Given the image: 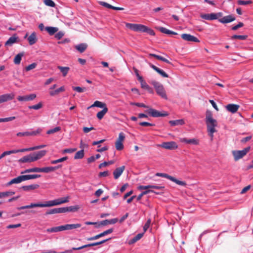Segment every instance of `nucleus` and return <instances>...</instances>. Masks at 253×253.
Listing matches in <instances>:
<instances>
[{
  "label": "nucleus",
  "instance_id": "f257e3e1",
  "mask_svg": "<svg viewBox=\"0 0 253 253\" xmlns=\"http://www.w3.org/2000/svg\"><path fill=\"white\" fill-rule=\"evenodd\" d=\"M205 122L208 132L209 133L210 136L212 139L213 137V133L216 132L215 127L217 126V122L212 118V115L211 112L209 111H207Z\"/></svg>",
  "mask_w": 253,
  "mask_h": 253
},
{
  "label": "nucleus",
  "instance_id": "f03ea898",
  "mask_svg": "<svg viewBox=\"0 0 253 253\" xmlns=\"http://www.w3.org/2000/svg\"><path fill=\"white\" fill-rule=\"evenodd\" d=\"M46 151L41 150L37 152L30 154L19 160L20 163H31L36 161L45 155Z\"/></svg>",
  "mask_w": 253,
  "mask_h": 253
},
{
  "label": "nucleus",
  "instance_id": "7ed1b4c3",
  "mask_svg": "<svg viewBox=\"0 0 253 253\" xmlns=\"http://www.w3.org/2000/svg\"><path fill=\"white\" fill-rule=\"evenodd\" d=\"M126 26L127 28L133 30L135 32H146L150 35L154 36L155 35L154 31L147 26L139 24L126 23Z\"/></svg>",
  "mask_w": 253,
  "mask_h": 253
},
{
  "label": "nucleus",
  "instance_id": "20e7f679",
  "mask_svg": "<svg viewBox=\"0 0 253 253\" xmlns=\"http://www.w3.org/2000/svg\"><path fill=\"white\" fill-rule=\"evenodd\" d=\"M151 84L154 86L157 93L162 98L167 99V94L163 84L155 81H152Z\"/></svg>",
  "mask_w": 253,
  "mask_h": 253
},
{
  "label": "nucleus",
  "instance_id": "39448f33",
  "mask_svg": "<svg viewBox=\"0 0 253 253\" xmlns=\"http://www.w3.org/2000/svg\"><path fill=\"white\" fill-rule=\"evenodd\" d=\"M70 197L69 196L63 197L61 198H59L52 201H48L45 202L46 207H50L54 206L59 205L62 204L66 203L69 202V200Z\"/></svg>",
  "mask_w": 253,
  "mask_h": 253
},
{
  "label": "nucleus",
  "instance_id": "423d86ee",
  "mask_svg": "<svg viewBox=\"0 0 253 253\" xmlns=\"http://www.w3.org/2000/svg\"><path fill=\"white\" fill-rule=\"evenodd\" d=\"M250 150V147L245 148L242 150H234L232 152L234 160L237 161L244 157Z\"/></svg>",
  "mask_w": 253,
  "mask_h": 253
},
{
  "label": "nucleus",
  "instance_id": "0eeeda50",
  "mask_svg": "<svg viewBox=\"0 0 253 253\" xmlns=\"http://www.w3.org/2000/svg\"><path fill=\"white\" fill-rule=\"evenodd\" d=\"M156 175L158 176H161V177L167 178L168 179L171 180V181L175 183L176 184H177L179 185H181V186H185L186 185V183L185 181L179 180L177 179L176 178H175V177H174L172 176H170L167 173L158 172V173H156Z\"/></svg>",
  "mask_w": 253,
  "mask_h": 253
},
{
  "label": "nucleus",
  "instance_id": "6e6552de",
  "mask_svg": "<svg viewBox=\"0 0 253 253\" xmlns=\"http://www.w3.org/2000/svg\"><path fill=\"white\" fill-rule=\"evenodd\" d=\"M145 112L153 117H166L168 115V113L166 112L162 113L153 108H149V109L145 111Z\"/></svg>",
  "mask_w": 253,
  "mask_h": 253
},
{
  "label": "nucleus",
  "instance_id": "1a4fd4ad",
  "mask_svg": "<svg viewBox=\"0 0 253 253\" xmlns=\"http://www.w3.org/2000/svg\"><path fill=\"white\" fill-rule=\"evenodd\" d=\"M158 146L168 150H175L178 148V145L174 141L165 142Z\"/></svg>",
  "mask_w": 253,
  "mask_h": 253
},
{
  "label": "nucleus",
  "instance_id": "9d476101",
  "mask_svg": "<svg viewBox=\"0 0 253 253\" xmlns=\"http://www.w3.org/2000/svg\"><path fill=\"white\" fill-rule=\"evenodd\" d=\"M125 136L123 132H120L119 137L115 143V147L117 150L120 151L124 149V145L123 144Z\"/></svg>",
  "mask_w": 253,
  "mask_h": 253
},
{
  "label": "nucleus",
  "instance_id": "9b49d317",
  "mask_svg": "<svg viewBox=\"0 0 253 253\" xmlns=\"http://www.w3.org/2000/svg\"><path fill=\"white\" fill-rule=\"evenodd\" d=\"M15 96L13 93L4 94L0 95V104L12 100Z\"/></svg>",
  "mask_w": 253,
  "mask_h": 253
},
{
  "label": "nucleus",
  "instance_id": "f8f14e48",
  "mask_svg": "<svg viewBox=\"0 0 253 253\" xmlns=\"http://www.w3.org/2000/svg\"><path fill=\"white\" fill-rule=\"evenodd\" d=\"M182 39L186 41L199 42L200 41L195 37L188 34H183L181 36Z\"/></svg>",
  "mask_w": 253,
  "mask_h": 253
},
{
  "label": "nucleus",
  "instance_id": "ddd939ff",
  "mask_svg": "<svg viewBox=\"0 0 253 253\" xmlns=\"http://www.w3.org/2000/svg\"><path fill=\"white\" fill-rule=\"evenodd\" d=\"M36 94L35 93L31 94L25 96H19L17 99L19 101H28L33 100L36 98Z\"/></svg>",
  "mask_w": 253,
  "mask_h": 253
},
{
  "label": "nucleus",
  "instance_id": "4468645a",
  "mask_svg": "<svg viewBox=\"0 0 253 253\" xmlns=\"http://www.w3.org/2000/svg\"><path fill=\"white\" fill-rule=\"evenodd\" d=\"M36 207H46L45 203L44 204L42 203H31L29 205L24 206L17 208L18 210H24L26 209H30Z\"/></svg>",
  "mask_w": 253,
  "mask_h": 253
},
{
  "label": "nucleus",
  "instance_id": "2eb2a0df",
  "mask_svg": "<svg viewBox=\"0 0 253 253\" xmlns=\"http://www.w3.org/2000/svg\"><path fill=\"white\" fill-rule=\"evenodd\" d=\"M118 221V218H113L111 219H106L101 221L99 224L96 226V228H98L101 226H105L108 224H115Z\"/></svg>",
  "mask_w": 253,
  "mask_h": 253
},
{
  "label": "nucleus",
  "instance_id": "dca6fc26",
  "mask_svg": "<svg viewBox=\"0 0 253 253\" xmlns=\"http://www.w3.org/2000/svg\"><path fill=\"white\" fill-rule=\"evenodd\" d=\"M235 17L232 15L225 16L221 19H218V21L223 24L228 23L235 20Z\"/></svg>",
  "mask_w": 253,
  "mask_h": 253
},
{
  "label": "nucleus",
  "instance_id": "f3484780",
  "mask_svg": "<svg viewBox=\"0 0 253 253\" xmlns=\"http://www.w3.org/2000/svg\"><path fill=\"white\" fill-rule=\"evenodd\" d=\"M180 141L181 142H184L187 144H193L195 145H198L199 144V140L196 138L188 139L186 138H180Z\"/></svg>",
  "mask_w": 253,
  "mask_h": 253
},
{
  "label": "nucleus",
  "instance_id": "a211bd4d",
  "mask_svg": "<svg viewBox=\"0 0 253 253\" xmlns=\"http://www.w3.org/2000/svg\"><path fill=\"white\" fill-rule=\"evenodd\" d=\"M62 167V165H59L55 167H47L42 168V172L49 173L61 168Z\"/></svg>",
  "mask_w": 253,
  "mask_h": 253
},
{
  "label": "nucleus",
  "instance_id": "6ab92c4d",
  "mask_svg": "<svg viewBox=\"0 0 253 253\" xmlns=\"http://www.w3.org/2000/svg\"><path fill=\"white\" fill-rule=\"evenodd\" d=\"M125 169V166H123L115 169L113 172V175L115 179H117L123 173Z\"/></svg>",
  "mask_w": 253,
  "mask_h": 253
},
{
  "label": "nucleus",
  "instance_id": "aec40b11",
  "mask_svg": "<svg viewBox=\"0 0 253 253\" xmlns=\"http://www.w3.org/2000/svg\"><path fill=\"white\" fill-rule=\"evenodd\" d=\"M239 107L240 106L239 105L234 104H229L225 107L227 110L232 113H235L237 112Z\"/></svg>",
  "mask_w": 253,
  "mask_h": 253
},
{
  "label": "nucleus",
  "instance_id": "412c9836",
  "mask_svg": "<svg viewBox=\"0 0 253 253\" xmlns=\"http://www.w3.org/2000/svg\"><path fill=\"white\" fill-rule=\"evenodd\" d=\"M150 66L156 72H157L158 74H159L162 77L164 78H168L169 75L163 70L160 69L158 68L156 66L152 64H149Z\"/></svg>",
  "mask_w": 253,
  "mask_h": 253
},
{
  "label": "nucleus",
  "instance_id": "4be33fe9",
  "mask_svg": "<svg viewBox=\"0 0 253 253\" xmlns=\"http://www.w3.org/2000/svg\"><path fill=\"white\" fill-rule=\"evenodd\" d=\"M18 37L16 34H14L12 37H10L5 42V46H11L13 43L17 42Z\"/></svg>",
  "mask_w": 253,
  "mask_h": 253
},
{
  "label": "nucleus",
  "instance_id": "5701e85b",
  "mask_svg": "<svg viewBox=\"0 0 253 253\" xmlns=\"http://www.w3.org/2000/svg\"><path fill=\"white\" fill-rule=\"evenodd\" d=\"M217 15L215 14V13H212L210 14H201L200 16L202 18L208 20H212L217 19Z\"/></svg>",
  "mask_w": 253,
  "mask_h": 253
},
{
  "label": "nucleus",
  "instance_id": "b1692460",
  "mask_svg": "<svg viewBox=\"0 0 253 253\" xmlns=\"http://www.w3.org/2000/svg\"><path fill=\"white\" fill-rule=\"evenodd\" d=\"M30 172H42V168H37L35 167L33 168H30L28 169H26L24 170V171H22L21 172V174H24L27 173H30Z\"/></svg>",
  "mask_w": 253,
  "mask_h": 253
},
{
  "label": "nucleus",
  "instance_id": "393cba45",
  "mask_svg": "<svg viewBox=\"0 0 253 253\" xmlns=\"http://www.w3.org/2000/svg\"><path fill=\"white\" fill-rule=\"evenodd\" d=\"M40 185L37 184L23 186L21 188L25 191H30L38 189Z\"/></svg>",
  "mask_w": 253,
  "mask_h": 253
},
{
  "label": "nucleus",
  "instance_id": "a878e982",
  "mask_svg": "<svg viewBox=\"0 0 253 253\" xmlns=\"http://www.w3.org/2000/svg\"><path fill=\"white\" fill-rule=\"evenodd\" d=\"M99 3L100 5H101L105 7H107V8H110V9H112L114 10H122L124 9V8H123V7H115V6H112V5H110V4H109L106 2H104V1H100Z\"/></svg>",
  "mask_w": 253,
  "mask_h": 253
},
{
  "label": "nucleus",
  "instance_id": "bb28decb",
  "mask_svg": "<svg viewBox=\"0 0 253 253\" xmlns=\"http://www.w3.org/2000/svg\"><path fill=\"white\" fill-rule=\"evenodd\" d=\"M28 41L30 45H33L37 42V38L35 32L32 33L31 35L28 37Z\"/></svg>",
  "mask_w": 253,
  "mask_h": 253
},
{
  "label": "nucleus",
  "instance_id": "cd10ccee",
  "mask_svg": "<svg viewBox=\"0 0 253 253\" xmlns=\"http://www.w3.org/2000/svg\"><path fill=\"white\" fill-rule=\"evenodd\" d=\"M87 44L85 43H80L75 46V48L80 52H84L87 48Z\"/></svg>",
  "mask_w": 253,
  "mask_h": 253
},
{
  "label": "nucleus",
  "instance_id": "c85d7f7f",
  "mask_svg": "<svg viewBox=\"0 0 253 253\" xmlns=\"http://www.w3.org/2000/svg\"><path fill=\"white\" fill-rule=\"evenodd\" d=\"M22 179L21 176H18V177L13 178L10 181H9L7 184L6 186H9L13 184H18L22 182Z\"/></svg>",
  "mask_w": 253,
  "mask_h": 253
},
{
  "label": "nucleus",
  "instance_id": "c756f323",
  "mask_svg": "<svg viewBox=\"0 0 253 253\" xmlns=\"http://www.w3.org/2000/svg\"><path fill=\"white\" fill-rule=\"evenodd\" d=\"M159 30L164 34H168V35H177V34L173 31H170L165 27H159L158 28Z\"/></svg>",
  "mask_w": 253,
  "mask_h": 253
},
{
  "label": "nucleus",
  "instance_id": "7c9ffc66",
  "mask_svg": "<svg viewBox=\"0 0 253 253\" xmlns=\"http://www.w3.org/2000/svg\"><path fill=\"white\" fill-rule=\"evenodd\" d=\"M149 56H150V57H154L156 58V59H157L158 60H160L163 61H164L165 62H166L167 63L171 64V63L170 62H169L166 58H164V57H162L161 56L158 55H156L155 54L150 53V54H149Z\"/></svg>",
  "mask_w": 253,
  "mask_h": 253
},
{
  "label": "nucleus",
  "instance_id": "2f4dec72",
  "mask_svg": "<svg viewBox=\"0 0 253 253\" xmlns=\"http://www.w3.org/2000/svg\"><path fill=\"white\" fill-rule=\"evenodd\" d=\"M45 30L50 35H53L58 31V28L53 27H46Z\"/></svg>",
  "mask_w": 253,
  "mask_h": 253
},
{
  "label": "nucleus",
  "instance_id": "473e14b6",
  "mask_svg": "<svg viewBox=\"0 0 253 253\" xmlns=\"http://www.w3.org/2000/svg\"><path fill=\"white\" fill-rule=\"evenodd\" d=\"M57 68L60 70V72L62 73V75L64 77H65L68 74L69 70L70 68L68 67H62L60 66H57Z\"/></svg>",
  "mask_w": 253,
  "mask_h": 253
},
{
  "label": "nucleus",
  "instance_id": "72a5a7b5",
  "mask_svg": "<svg viewBox=\"0 0 253 253\" xmlns=\"http://www.w3.org/2000/svg\"><path fill=\"white\" fill-rule=\"evenodd\" d=\"M93 107L102 108L103 109H104V107H107L105 103L99 101H95L91 106L88 107V109Z\"/></svg>",
  "mask_w": 253,
  "mask_h": 253
},
{
  "label": "nucleus",
  "instance_id": "f704fd0d",
  "mask_svg": "<svg viewBox=\"0 0 253 253\" xmlns=\"http://www.w3.org/2000/svg\"><path fill=\"white\" fill-rule=\"evenodd\" d=\"M169 123L171 126L182 125L184 124V121L183 119L170 121Z\"/></svg>",
  "mask_w": 253,
  "mask_h": 253
},
{
  "label": "nucleus",
  "instance_id": "c9c22d12",
  "mask_svg": "<svg viewBox=\"0 0 253 253\" xmlns=\"http://www.w3.org/2000/svg\"><path fill=\"white\" fill-rule=\"evenodd\" d=\"M107 112L108 108L104 107V109L97 113L96 117L99 120H101Z\"/></svg>",
  "mask_w": 253,
  "mask_h": 253
},
{
  "label": "nucleus",
  "instance_id": "e433bc0d",
  "mask_svg": "<svg viewBox=\"0 0 253 253\" xmlns=\"http://www.w3.org/2000/svg\"><path fill=\"white\" fill-rule=\"evenodd\" d=\"M65 90V88L64 86H61L60 88L55 90H51L49 91V94L51 96H55L56 95L58 94L60 92H63Z\"/></svg>",
  "mask_w": 253,
  "mask_h": 253
},
{
  "label": "nucleus",
  "instance_id": "4c0bfd02",
  "mask_svg": "<svg viewBox=\"0 0 253 253\" xmlns=\"http://www.w3.org/2000/svg\"><path fill=\"white\" fill-rule=\"evenodd\" d=\"M23 55V52H21L17 54L14 57V63L16 65L19 64L21 62V58Z\"/></svg>",
  "mask_w": 253,
  "mask_h": 253
},
{
  "label": "nucleus",
  "instance_id": "58836bf2",
  "mask_svg": "<svg viewBox=\"0 0 253 253\" xmlns=\"http://www.w3.org/2000/svg\"><path fill=\"white\" fill-rule=\"evenodd\" d=\"M143 233L138 234L136 236H135L134 238H133L129 241V244H132L135 243V242L139 240L143 236Z\"/></svg>",
  "mask_w": 253,
  "mask_h": 253
},
{
  "label": "nucleus",
  "instance_id": "ea45409f",
  "mask_svg": "<svg viewBox=\"0 0 253 253\" xmlns=\"http://www.w3.org/2000/svg\"><path fill=\"white\" fill-rule=\"evenodd\" d=\"M150 192H154L157 194H158L159 193L158 192H154L153 190H145L143 192H142L141 194H140L137 197V201H139L141 199L142 197L145 195H146Z\"/></svg>",
  "mask_w": 253,
  "mask_h": 253
},
{
  "label": "nucleus",
  "instance_id": "a19ab883",
  "mask_svg": "<svg viewBox=\"0 0 253 253\" xmlns=\"http://www.w3.org/2000/svg\"><path fill=\"white\" fill-rule=\"evenodd\" d=\"M66 208L67 212H75L80 209V206L79 205H76L66 207Z\"/></svg>",
  "mask_w": 253,
  "mask_h": 253
},
{
  "label": "nucleus",
  "instance_id": "79ce46f5",
  "mask_svg": "<svg viewBox=\"0 0 253 253\" xmlns=\"http://www.w3.org/2000/svg\"><path fill=\"white\" fill-rule=\"evenodd\" d=\"M84 157V150L83 149L78 151L74 156L75 159H81Z\"/></svg>",
  "mask_w": 253,
  "mask_h": 253
},
{
  "label": "nucleus",
  "instance_id": "37998d69",
  "mask_svg": "<svg viewBox=\"0 0 253 253\" xmlns=\"http://www.w3.org/2000/svg\"><path fill=\"white\" fill-rule=\"evenodd\" d=\"M15 194L14 191H6L0 193V198L11 196Z\"/></svg>",
  "mask_w": 253,
  "mask_h": 253
},
{
  "label": "nucleus",
  "instance_id": "c03bdc74",
  "mask_svg": "<svg viewBox=\"0 0 253 253\" xmlns=\"http://www.w3.org/2000/svg\"><path fill=\"white\" fill-rule=\"evenodd\" d=\"M24 152V149H17V150L7 151L4 152V154L5 155V156H7V155H10L12 154H15V153H17L19 152Z\"/></svg>",
  "mask_w": 253,
  "mask_h": 253
},
{
  "label": "nucleus",
  "instance_id": "a18cd8bd",
  "mask_svg": "<svg viewBox=\"0 0 253 253\" xmlns=\"http://www.w3.org/2000/svg\"><path fill=\"white\" fill-rule=\"evenodd\" d=\"M45 146V145H39V146H35V147H30L29 148H24V152L30 151L37 150V149H39L44 148Z\"/></svg>",
  "mask_w": 253,
  "mask_h": 253
},
{
  "label": "nucleus",
  "instance_id": "49530a36",
  "mask_svg": "<svg viewBox=\"0 0 253 253\" xmlns=\"http://www.w3.org/2000/svg\"><path fill=\"white\" fill-rule=\"evenodd\" d=\"M67 230H72L73 229L78 228L81 227V224L79 223L77 224H66Z\"/></svg>",
  "mask_w": 253,
  "mask_h": 253
},
{
  "label": "nucleus",
  "instance_id": "de8ad7c7",
  "mask_svg": "<svg viewBox=\"0 0 253 253\" xmlns=\"http://www.w3.org/2000/svg\"><path fill=\"white\" fill-rule=\"evenodd\" d=\"M248 36L247 35H235L231 37L232 40L239 39L240 40H245L247 39Z\"/></svg>",
  "mask_w": 253,
  "mask_h": 253
},
{
  "label": "nucleus",
  "instance_id": "09e8293b",
  "mask_svg": "<svg viewBox=\"0 0 253 253\" xmlns=\"http://www.w3.org/2000/svg\"><path fill=\"white\" fill-rule=\"evenodd\" d=\"M67 159H68V157L66 156V157L61 158L57 159V160H52L50 162V163L51 164L54 165V164H56L59 163L63 162L67 160Z\"/></svg>",
  "mask_w": 253,
  "mask_h": 253
},
{
  "label": "nucleus",
  "instance_id": "8fccbe9b",
  "mask_svg": "<svg viewBox=\"0 0 253 253\" xmlns=\"http://www.w3.org/2000/svg\"><path fill=\"white\" fill-rule=\"evenodd\" d=\"M61 130V127L60 126H56L54 128L50 129L47 131L46 133L48 134H53L54 133L59 131Z\"/></svg>",
  "mask_w": 253,
  "mask_h": 253
},
{
  "label": "nucleus",
  "instance_id": "3c124183",
  "mask_svg": "<svg viewBox=\"0 0 253 253\" xmlns=\"http://www.w3.org/2000/svg\"><path fill=\"white\" fill-rule=\"evenodd\" d=\"M42 107V102H39V103H38L37 104L29 106V108L30 109H35V110H39V109H41Z\"/></svg>",
  "mask_w": 253,
  "mask_h": 253
},
{
  "label": "nucleus",
  "instance_id": "603ef678",
  "mask_svg": "<svg viewBox=\"0 0 253 253\" xmlns=\"http://www.w3.org/2000/svg\"><path fill=\"white\" fill-rule=\"evenodd\" d=\"M72 88L74 90H75L79 93L83 92L86 90V88L84 87H81L80 86H73Z\"/></svg>",
  "mask_w": 253,
  "mask_h": 253
},
{
  "label": "nucleus",
  "instance_id": "864d4df0",
  "mask_svg": "<svg viewBox=\"0 0 253 253\" xmlns=\"http://www.w3.org/2000/svg\"><path fill=\"white\" fill-rule=\"evenodd\" d=\"M44 3L50 7H54L55 6V4L53 1L52 0H44Z\"/></svg>",
  "mask_w": 253,
  "mask_h": 253
},
{
  "label": "nucleus",
  "instance_id": "5fc2aeb1",
  "mask_svg": "<svg viewBox=\"0 0 253 253\" xmlns=\"http://www.w3.org/2000/svg\"><path fill=\"white\" fill-rule=\"evenodd\" d=\"M114 163V161L112 160V161H110L108 162H104L102 163H101L99 165V169H101L103 167H105L109 165H112Z\"/></svg>",
  "mask_w": 253,
  "mask_h": 253
},
{
  "label": "nucleus",
  "instance_id": "6e6d98bb",
  "mask_svg": "<svg viewBox=\"0 0 253 253\" xmlns=\"http://www.w3.org/2000/svg\"><path fill=\"white\" fill-rule=\"evenodd\" d=\"M15 118H16L15 117H8V118H0V123L11 121L15 119Z\"/></svg>",
  "mask_w": 253,
  "mask_h": 253
},
{
  "label": "nucleus",
  "instance_id": "4d7b16f0",
  "mask_svg": "<svg viewBox=\"0 0 253 253\" xmlns=\"http://www.w3.org/2000/svg\"><path fill=\"white\" fill-rule=\"evenodd\" d=\"M37 66V64L36 63H33L25 68V70L26 71H30L31 70H32L33 69H35Z\"/></svg>",
  "mask_w": 253,
  "mask_h": 253
},
{
  "label": "nucleus",
  "instance_id": "13d9d810",
  "mask_svg": "<svg viewBox=\"0 0 253 253\" xmlns=\"http://www.w3.org/2000/svg\"><path fill=\"white\" fill-rule=\"evenodd\" d=\"M237 3L239 5H247L249 4H251L252 1L251 0H239L237 1Z\"/></svg>",
  "mask_w": 253,
  "mask_h": 253
},
{
  "label": "nucleus",
  "instance_id": "bf43d9fd",
  "mask_svg": "<svg viewBox=\"0 0 253 253\" xmlns=\"http://www.w3.org/2000/svg\"><path fill=\"white\" fill-rule=\"evenodd\" d=\"M93 243H90V244L83 245V246L79 247L73 248V250H81V249H83L84 248H86L89 247H93Z\"/></svg>",
  "mask_w": 253,
  "mask_h": 253
},
{
  "label": "nucleus",
  "instance_id": "052dcab7",
  "mask_svg": "<svg viewBox=\"0 0 253 253\" xmlns=\"http://www.w3.org/2000/svg\"><path fill=\"white\" fill-rule=\"evenodd\" d=\"M151 220L150 219H148L147 222L145 223L144 226H143V230L144 232H145L147 229L149 228L150 225L151 224Z\"/></svg>",
  "mask_w": 253,
  "mask_h": 253
},
{
  "label": "nucleus",
  "instance_id": "680f3d73",
  "mask_svg": "<svg viewBox=\"0 0 253 253\" xmlns=\"http://www.w3.org/2000/svg\"><path fill=\"white\" fill-rule=\"evenodd\" d=\"M58 213L57 208L51 209L46 211V214H53Z\"/></svg>",
  "mask_w": 253,
  "mask_h": 253
},
{
  "label": "nucleus",
  "instance_id": "e2e57ef3",
  "mask_svg": "<svg viewBox=\"0 0 253 253\" xmlns=\"http://www.w3.org/2000/svg\"><path fill=\"white\" fill-rule=\"evenodd\" d=\"M64 35V33L62 31H59L55 35V38L58 40L61 39Z\"/></svg>",
  "mask_w": 253,
  "mask_h": 253
},
{
  "label": "nucleus",
  "instance_id": "0e129e2a",
  "mask_svg": "<svg viewBox=\"0 0 253 253\" xmlns=\"http://www.w3.org/2000/svg\"><path fill=\"white\" fill-rule=\"evenodd\" d=\"M151 188V185H148L146 186H143V185H140L138 187V189L140 190H150V189Z\"/></svg>",
  "mask_w": 253,
  "mask_h": 253
},
{
  "label": "nucleus",
  "instance_id": "69168bd1",
  "mask_svg": "<svg viewBox=\"0 0 253 253\" xmlns=\"http://www.w3.org/2000/svg\"><path fill=\"white\" fill-rule=\"evenodd\" d=\"M77 149L76 148H69V149H65L63 150L62 153H72L76 151Z\"/></svg>",
  "mask_w": 253,
  "mask_h": 253
},
{
  "label": "nucleus",
  "instance_id": "338daca9",
  "mask_svg": "<svg viewBox=\"0 0 253 253\" xmlns=\"http://www.w3.org/2000/svg\"><path fill=\"white\" fill-rule=\"evenodd\" d=\"M244 26V23L242 22H239L237 25L232 27V30L233 31H236L239 28L242 27Z\"/></svg>",
  "mask_w": 253,
  "mask_h": 253
},
{
  "label": "nucleus",
  "instance_id": "774afa93",
  "mask_svg": "<svg viewBox=\"0 0 253 253\" xmlns=\"http://www.w3.org/2000/svg\"><path fill=\"white\" fill-rule=\"evenodd\" d=\"M140 84L142 88L146 89H149L150 88V86L147 84L144 80L140 83Z\"/></svg>",
  "mask_w": 253,
  "mask_h": 253
}]
</instances>
